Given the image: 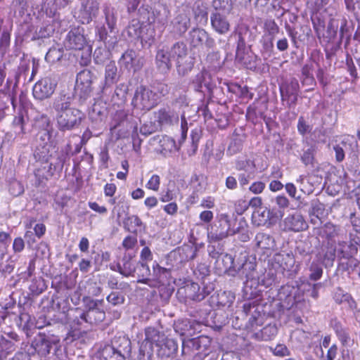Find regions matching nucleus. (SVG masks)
Masks as SVG:
<instances>
[{"label": "nucleus", "mask_w": 360, "mask_h": 360, "mask_svg": "<svg viewBox=\"0 0 360 360\" xmlns=\"http://www.w3.org/2000/svg\"><path fill=\"white\" fill-rule=\"evenodd\" d=\"M153 253L148 247H144L140 252V259L138 264L140 265L142 276H148L150 274V270L148 262L153 260Z\"/></svg>", "instance_id": "nucleus-23"}, {"label": "nucleus", "mask_w": 360, "mask_h": 360, "mask_svg": "<svg viewBox=\"0 0 360 360\" xmlns=\"http://www.w3.org/2000/svg\"><path fill=\"white\" fill-rule=\"evenodd\" d=\"M214 218V214L210 210H204L201 212L199 214V219L201 223L210 225V222L212 221Z\"/></svg>", "instance_id": "nucleus-59"}, {"label": "nucleus", "mask_w": 360, "mask_h": 360, "mask_svg": "<svg viewBox=\"0 0 360 360\" xmlns=\"http://www.w3.org/2000/svg\"><path fill=\"white\" fill-rule=\"evenodd\" d=\"M339 21H341L340 32L341 37L343 36L345 27L347 25V20L344 18H331L327 27L328 37L331 39H334L337 34L339 27Z\"/></svg>", "instance_id": "nucleus-25"}, {"label": "nucleus", "mask_w": 360, "mask_h": 360, "mask_svg": "<svg viewBox=\"0 0 360 360\" xmlns=\"http://www.w3.org/2000/svg\"><path fill=\"white\" fill-rule=\"evenodd\" d=\"M311 274L309 276V278L311 280L313 281H317L321 278L322 274H323V269L321 266L316 265V264H312L311 266Z\"/></svg>", "instance_id": "nucleus-60"}, {"label": "nucleus", "mask_w": 360, "mask_h": 360, "mask_svg": "<svg viewBox=\"0 0 360 360\" xmlns=\"http://www.w3.org/2000/svg\"><path fill=\"white\" fill-rule=\"evenodd\" d=\"M160 178L157 174H153L147 182L146 187L150 190L158 191L160 188Z\"/></svg>", "instance_id": "nucleus-53"}, {"label": "nucleus", "mask_w": 360, "mask_h": 360, "mask_svg": "<svg viewBox=\"0 0 360 360\" xmlns=\"http://www.w3.org/2000/svg\"><path fill=\"white\" fill-rule=\"evenodd\" d=\"M117 82V68L114 61H110L105 68L104 88Z\"/></svg>", "instance_id": "nucleus-26"}, {"label": "nucleus", "mask_w": 360, "mask_h": 360, "mask_svg": "<svg viewBox=\"0 0 360 360\" xmlns=\"http://www.w3.org/2000/svg\"><path fill=\"white\" fill-rule=\"evenodd\" d=\"M64 44L67 49L80 51L84 49L86 39L78 30H71L68 32Z\"/></svg>", "instance_id": "nucleus-15"}, {"label": "nucleus", "mask_w": 360, "mask_h": 360, "mask_svg": "<svg viewBox=\"0 0 360 360\" xmlns=\"http://www.w3.org/2000/svg\"><path fill=\"white\" fill-rule=\"evenodd\" d=\"M324 205L321 203L317 199L311 201V214L319 219L324 212Z\"/></svg>", "instance_id": "nucleus-48"}, {"label": "nucleus", "mask_w": 360, "mask_h": 360, "mask_svg": "<svg viewBox=\"0 0 360 360\" xmlns=\"http://www.w3.org/2000/svg\"><path fill=\"white\" fill-rule=\"evenodd\" d=\"M96 76L89 70L80 71L77 76L75 91L81 99L86 100L90 96L93 88L92 83Z\"/></svg>", "instance_id": "nucleus-9"}, {"label": "nucleus", "mask_w": 360, "mask_h": 360, "mask_svg": "<svg viewBox=\"0 0 360 360\" xmlns=\"http://www.w3.org/2000/svg\"><path fill=\"white\" fill-rule=\"evenodd\" d=\"M156 117L161 124L166 125L177 122L179 120V115L169 108L160 109L156 114Z\"/></svg>", "instance_id": "nucleus-22"}, {"label": "nucleus", "mask_w": 360, "mask_h": 360, "mask_svg": "<svg viewBox=\"0 0 360 360\" xmlns=\"http://www.w3.org/2000/svg\"><path fill=\"white\" fill-rule=\"evenodd\" d=\"M36 123L41 128L51 127L50 118L45 114H41L35 117Z\"/></svg>", "instance_id": "nucleus-58"}, {"label": "nucleus", "mask_w": 360, "mask_h": 360, "mask_svg": "<svg viewBox=\"0 0 360 360\" xmlns=\"http://www.w3.org/2000/svg\"><path fill=\"white\" fill-rule=\"evenodd\" d=\"M184 290L186 297L192 300L201 301L206 296L204 290L201 291L200 285L196 283H192L189 285H186L184 288ZM207 294L208 293H207Z\"/></svg>", "instance_id": "nucleus-27"}, {"label": "nucleus", "mask_w": 360, "mask_h": 360, "mask_svg": "<svg viewBox=\"0 0 360 360\" xmlns=\"http://www.w3.org/2000/svg\"><path fill=\"white\" fill-rule=\"evenodd\" d=\"M193 85L196 91H201L202 86L210 89L213 86L211 74L206 70H202L193 80Z\"/></svg>", "instance_id": "nucleus-18"}, {"label": "nucleus", "mask_w": 360, "mask_h": 360, "mask_svg": "<svg viewBox=\"0 0 360 360\" xmlns=\"http://www.w3.org/2000/svg\"><path fill=\"white\" fill-rule=\"evenodd\" d=\"M106 300L109 303L115 306L122 304L124 302V297L120 292H112L107 297Z\"/></svg>", "instance_id": "nucleus-50"}, {"label": "nucleus", "mask_w": 360, "mask_h": 360, "mask_svg": "<svg viewBox=\"0 0 360 360\" xmlns=\"http://www.w3.org/2000/svg\"><path fill=\"white\" fill-rule=\"evenodd\" d=\"M124 224L126 226H128V230L134 233L136 232L139 228L145 227L141 219L137 215L129 216Z\"/></svg>", "instance_id": "nucleus-40"}, {"label": "nucleus", "mask_w": 360, "mask_h": 360, "mask_svg": "<svg viewBox=\"0 0 360 360\" xmlns=\"http://www.w3.org/2000/svg\"><path fill=\"white\" fill-rule=\"evenodd\" d=\"M176 70L179 75L184 76L187 75L193 68V58L187 56L184 59L177 60Z\"/></svg>", "instance_id": "nucleus-35"}, {"label": "nucleus", "mask_w": 360, "mask_h": 360, "mask_svg": "<svg viewBox=\"0 0 360 360\" xmlns=\"http://www.w3.org/2000/svg\"><path fill=\"white\" fill-rule=\"evenodd\" d=\"M110 53L106 48L98 47L94 53V60L96 64L102 65L110 58Z\"/></svg>", "instance_id": "nucleus-41"}, {"label": "nucleus", "mask_w": 360, "mask_h": 360, "mask_svg": "<svg viewBox=\"0 0 360 360\" xmlns=\"http://www.w3.org/2000/svg\"><path fill=\"white\" fill-rule=\"evenodd\" d=\"M169 53L172 60L177 62V60H183L188 56V49L184 42H176L171 47Z\"/></svg>", "instance_id": "nucleus-31"}, {"label": "nucleus", "mask_w": 360, "mask_h": 360, "mask_svg": "<svg viewBox=\"0 0 360 360\" xmlns=\"http://www.w3.org/2000/svg\"><path fill=\"white\" fill-rule=\"evenodd\" d=\"M211 255L213 258H217L216 263L219 269L227 273L229 276H236V269L233 266L234 259L231 255L221 254L218 255L217 252H213Z\"/></svg>", "instance_id": "nucleus-14"}, {"label": "nucleus", "mask_w": 360, "mask_h": 360, "mask_svg": "<svg viewBox=\"0 0 360 360\" xmlns=\"http://www.w3.org/2000/svg\"><path fill=\"white\" fill-rule=\"evenodd\" d=\"M84 118V114L77 108H72L68 111L57 115V124L59 130L70 131L78 127L82 120Z\"/></svg>", "instance_id": "nucleus-6"}, {"label": "nucleus", "mask_w": 360, "mask_h": 360, "mask_svg": "<svg viewBox=\"0 0 360 360\" xmlns=\"http://www.w3.org/2000/svg\"><path fill=\"white\" fill-rule=\"evenodd\" d=\"M311 129V127L307 124L303 117H299L297 130L300 134L304 135L305 134L310 132Z\"/></svg>", "instance_id": "nucleus-56"}, {"label": "nucleus", "mask_w": 360, "mask_h": 360, "mask_svg": "<svg viewBox=\"0 0 360 360\" xmlns=\"http://www.w3.org/2000/svg\"><path fill=\"white\" fill-rule=\"evenodd\" d=\"M284 89L285 94H298L300 86L296 79H292Z\"/></svg>", "instance_id": "nucleus-54"}, {"label": "nucleus", "mask_w": 360, "mask_h": 360, "mask_svg": "<svg viewBox=\"0 0 360 360\" xmlns=\"http://www.w3.org/2000/svg\"><path fill=\"white\" fill-rule=\"evenodd\" d=\"M281 94L283 101H287L289 106L295 105L297 101V94H285L283 87L280 88Z\"/></svg>", "instance_id": "nucleus-57"}, {"label": "nucleus", "mask_w": 360, "mask_h": 360, "mask_svg": "<svg viewBox=\"0 0 360 360\" xmlns=\"http://www.w3.org/2000/svg\"><path fill=\"white\" fill-rule=\"evenodd\" d=\"M58 340L49 335L39 333L32 342V347L41 356H46L50 353L52 345Z\"/></svg>", "instance_id": "nucleus-12"}, {"label": "nucleus", "mask_w": 360, "mask_h": 360, "mask_svg": "<svg viewBox=\"0 0 360 360\" xmlns=\"http://www.w3.org/2000/svg\"><path fill=\"white\" fill-rule=\"evenodd\" d=\"M248 208V203L243 200H238L235 203V211L238 214H243Z\"/></svg>", "instance_id": "nucleus-62"}, {"label": "nucleus", "mask_w": 360, "mask_h": 360, "mask_svg": "<svg viewBox=\"0 0 360 360\" xmlns=\"http://www.w3.org/2000/svg\"><path fill=\"white\" fill-rule=\"evenodd\" d=\"M211 340L207 336L183 339L181 353L184 356H191L197 352L209 350Z\"/></svg>", "instance_id": "nucleus-10"}, {"label": "nucleus", "mask_w": 360, "mask_h": 360, "mask_svg": "<svg viewBox=\"0 0 360 360\" xmlns=\"http://www.w3.org/2000/svg\"><path fill=\"white\" fill-rule=\"evenodd\" d=\"M252 219L257 226L264 225L269 220V211L259 207L253 212Z\"/></svg>", "instance_id": "nucleus-37"}, {"label": "nucleus", "mask_w": 360, "mask_h": 360, "mask_svg": "<svg viewBox=\"0 0 360 360\" xmlns=\"http://www.w3.org/2000/svg\"><path fill=\"white\" fill-rule=\"evenodd\" d=\"M96 357L100 360H124V356L116 352L111 345H105L97 353Z\"/></svg>", "instance_id": "nucleus-24"}, {"label": "nucleus", "mask_w": 360, "mask_h": 360, "mask_svg": "<svg viewBox=\"0 0 360 360\" xmlns=\"http://www.w3.org/2000/svg\"><path fill=\"white\" fill-rule=\"evenodd\" d=\"M83 302L85 311L79 315L82 321L90 324H96L105 319V313L103 309V300H93L86 296L83 298Z\"/></svg>", "instance_id": "nucleus-4"}, {"label": "nucleus", "mask_w": 360, "mask_h": 360, "mask_svg": "<svg viewBox=\"0 0 360 360\" xmlns=\"http://www.w3.org/2000/svg\"><path fill=\"white\" fill-rule=\"evenodd\" d=\"M256 245L262 250H270L274 246V240L271 236L264 233H259L255 236Z\"/></svg>", "instance_id": "nucleus-33"}, {"label": "nucleus", "mask_w": 360, "mask_h": 360, "mask_svg": "<svg viewBox=\"0 0 360 360\" xmlns=\"http://www.w3.org/2000/svg\"><path fill=\"white\" fill-rule=\"evenodd\" d=\"M283 223L285 229L292 231H302L308 227L303 216L298 212L289 214Z\"/></svg>", "instance_id": "nucleus-13"}, {"label": "nucleus", "mask_w": 360, "mask_h": 360, "mask_svg": "<svg viewBox=\"0 0 360 360\" xmlns=\"http://www.w3.org/2000/svg\"><path fill=\"white\" fill-rule=\"evenodd\" d=\"M274 39L264 40L262 41V54L264 57L269 58L274 53Z\"/></svg>", "instance_id": "nucleus-51"}, {"label": "nucleus", "mask_w": 360, "mask_h": 360, "mask_svg": "<svg viewBox=\"0 0 360 360\" xmlns=\"http://www.w3.org/2000/svg\"><path fill=\"white\" fill-rule=\"evenodd\" d=\"M56 0H44L41 9L45 11L46 14L49 16H53L57 11V5Z\"/></svg>", "instance_id": "nucleus-44"}, {"label": "nucleus", "mask_w": 360, "mask_h": 360, "mask_svg": "<svg viewBox=\"0 0 360 360\" xmlns=\"http://www.w3.org/2000/svg\"><path fill=\"white\" fill-rule=\"evenodd\" d=\"M195 321L189 319L179 321L175 325V330L181 335H191L195 331Z\"/></svg>", "instance_id": "nucleus-32"}, {"label": "nucleus", "mask_w": 360, "mask_h": 360, "mask_svg": "<svg viewBox=\"0 0 360 360\" xmlns=\"http://www.w3.org/2000/svg\"><path fill=\"white\" fill-rule=\"evenodd\" d=\"M136 58V52L133 50H127L122 54L120 59V66L124 67L128 70H131L134 68Z\"/></svg>", "instance_id": "nucleus-34"}, {"label": "nucleus", "mask_w": 360, "mask_h": 360, "mask_svg": "<svg viewBox=\"0 0 360 360\" xmlns=\"http://www.w3.org/2000/svg\"><path fill=\"white\" fill-rule=\"evenodd\" d=\"M170 14L168 7L165 4H159L154 7L153 11V20L148 18V22L157 23L164 28L167 23L168 18Z\"/></svg>", "instance_id": "nucleus-16"}, {"label": "nucleus", "mask_w": 360, "mask_h": 360, "mask_svg": "<svg viewBox=\"0 0 360 360\" xmlns=\"http://www.w3.org/2000/svg\"><path fill=\"white\" fill-rule=\"evenodd\" d=\"M142 29V25L140 21L134 19L132 20L126 29L123 30L122 35L123 37H127L131 39L141 38L142 43L145 42L150 44L155 37L153 28L149 27L147 29L148 34H147L146 36L141 34Z\"/></svg>", "instance_id": "nucleus-11"}, {"label": "nucleus", "mask_w": 360, "mask_h": 360, "mask_svg": "<svg viewBox=\"0 0 360 360\" xmlns=\"http://www.w3.org/2000/svg\"><path fill=\"white\" fill-rule=\"evenodd\" d=\"M52 108L55 110L56 116L68 111L71 108L70 98L65 94H60L53 100Z\"/></svg>", "instance_id": "nucleus-21"}, {"label": "nucleus", "mask_w": 360, "mask_h": 360, "mask_svg": "<svg viewBox=\"0 0 360 360\" xmlns=\"http://www.w3.org/2000/svg\"><path fill=\"white\" fill-rule=\"evenodd\" d=\"M270 351L274 354V355L279 357L290 355V350L283 344H278L275 347H270Z\"/></svg>", "instance_id": "nucleus-49"}, {"label": "nucleus", "mask_w": 360, "mask_h": 360, "mask_svg": "<svg viewBox=\"0 0 360 360\" xmlns=\"http://www.w3.org/2000/svg\"><path fill=\"white\" fill-rule=\"evenodd\" d=\"M213 28L219 34H224L229 30V23L225 17L219 13H214L211 17Z\"/></svg>", "instance_id": "nucleus-29"}, {"label": "nucleus", "mask_w": 360, "mask_h": 360, "mask_svg": "<svg viewBox=\"0 0 360 360\" xmlns=\"http://www.w3.org/2000/svg\"><path fill=\"white\" fill-rule=\"evenodd\" d=\"M340 229L331 223H327L323 228L322 233L328 241L335 242L334 238L338 236Z\"/></svg>", "instance_id": "nucleus-39"}, {"label": "nucleus", "mask_w": 360, "mask_h": 360, "mask_svg": "<svg viewBox=\"0 0 360 360\" xmlns=\"http://www.w3.org/2000/svg\"><path fill=\"white\" fill-rule=\"evenodd\" d=\"M111 346L113 347L120 354L124 356V360L126 356L131 352V341L124 335L115 337L112 341Z\"/></svg>", "instance_id": "nucleus-19"}, {"label": "nucleus", "mask_w": 360, "mask_h": 360, "mask_svg": "<svg viewBox=\"0 0 360 360\" xmlns=\"http://www.w3.org/2000/svg\"><path fill=\"white\" fill-rule=\"evenodd\" d=\"M161 146L162 150L165 151L172 152L174 150H178L179 146H177L176 141L169 136H165L160 141Z\"/></svg>", "instance_id": "nucleus-45"}, {"label": "nucleus", "mask_w": 360, "mask_h": 360, "mask_svg": "<svg viewBox=\"0 0 360 360\" xmlns=\"http://www.w3.org/2000/svg\"><path fill=\"white\" fill-rule=\"evenodd\" d=\"M58 84V79L54 75H49L39 80L33 87V96L37 100L50 98Z\"/></svg>", "instance_id": "nucleus-7"}, {"label": "nucleus", "mask_w": 360, "mask_h": 360, "mask_svg": "<svg viewBox=\"0 0 360 360\" xmlns=\"http://www.w3.org/2000/svg\"><path fill=\"white\" fill-rule=\"evenodd\" d=\"M24 124H25V119L21 112H19L18 115H16L13 121V125L16 129H18L19 130L16 132L20 134H24Z\"/></svg>", "instance_id": "nucleus-52"}, {"label": "nucleus", "mask_w": 360, "mask_h": 360, "mask_svg": "<svg viewBox=\"0 0 360 360\" xmlns=\"http://www.w3.org/2000/svg\"><path fill=\"white\" fill-rule=\"evenodd\" d=\"M159 101L158 95L146 86H141L135 91L132 104L138 109L150 110L156 106Z\"/></svg>", "instance_id": "nucleus-5"}, {"label": "nucleus", "mask_w": 360, "mask_h": 360, "mask_svg": "<svg viewBox=\"0 0 360 360\" xmlns=\"http://www.w3.org/2000/svg\"><path fill=\"white\" fill-rule=\"evenodd\" d=\"M315 152L316 150L314 146H310L304 151L301 156V160L306 166H314Z\"/></svg>", "instance_id": "nucleus-43"}, {"label": "nucleus", "mask_w": 360, "mask_h": 360, "mask_svg": "<svg viewBox=\"0 0 360 360\" xmlns=\"http://www.w3.org/2000/svg\"><path fill=\"white\" fill-rule=\"evenodd\" d=\"M189 40L193 47L202 46L204 43L207 46H211L213 43L212 40H209L207 33L199 28H194L189 32Z\"/></svg>", "instance_id": "nucleus-17"}, {"label": "nucleus", "mask_w": 360, "mask_h": 360, "mask_svg": "<svg viewBox=\"0 0 360 360\" xmlns=\"http://www.w3.org/2000/svg\"><path fill=\"white\" fill-rule=\"evenodd\" d=\"M131 257H126L123 258V265L118 264L117 265V271L124 276H129L131 275L134 271L135 267L134 264L131 262Z\"/></svg>", "instance_id": "nucleus-38"}, {"label": "nucleus", "mask_w": 360, "mask_h": 360, "mask_svg": "<svg viewBox=\"0 0 360 360\" xmlns=\"http://www.w3.org/2000/svg\"><path fill=\"white\" fill-rule=\"evenodd\" d=\"M285 191L286 192L288 193V194L292 198H294L295 200H296L297 201L300 202H302V200H301V196L298 195L297 196L296 195V193H297V188L295 187V186L292 184V183H288L285 184Z\"/></svg>", "instance_id": "nucleus-61"}, {"label": "nucleus", "mask_w": 360, "mask_h": 360, "mask_svg": "<svg viewBox=\"0 0 360 360\" xmlns=\"http://www.w3.org/2000/svg\"><path fill=\"white\" fill-rule=\"evenodd\" d=\"M102 11L105 17V25L98 28L97 35L99 39L108 46V49L113 48L117 43L116 33L117 32L118 9L111 4L106 2L103 5Z\"/></svg>", "instance_id": "nucleus-2"}, {"label": "nucleus", "mask_w": 360, "mask_h": 360, "mask_svg": "<svg viewBox=\"0 0 360 360\" xmlns=\"http://www.w3.org/2000/svg\"><path fill=\"white\" fill-rule=\"evenodd\" d=\"M255 267L256 264L254 262L245 260L236 270V276L247 281L252 279L254 277Z\"/></svg>", "instance_id": "nucleus-28"}, {"label": "nucleus", "mask_w": 360, "mask_h": 360, "mask_svg": "<svg viewBox=\"0 0 360 360\" xmlns=\"http://www.w3.org/2000/svg\"><path fill=\"white\" fill-rule=\"evenodd\" d=\"M265 188V184L262 181H255L249 188L250 191L255 194L261 193Z\"/></svg>", "instance_id": "nucleus-64"}, {"label": "nucleus", "mask_w": 360, "mask_h": 360, "mask_svg": "<svg viewBox=\"0 0 360 360\" xmlns=\"http://www.w3.org/2000/svg\"><path fill=\"white\" fill-rule=\"evenodd\" d=\"M278 333V328L275 325L269 324L264 327L260 332L254 334L257 340L269 341L274 339Z\"/></svg>", "instance_id": "nucleus-30"}, {"label": "nucleus", "mask_w": 360, "mask_h": 360, "mask_svg": "<svg viewBox=\"0 0 360 360\" xmlns=\"http://www.w3.org/2000/svg\"><path fill=\"white\" fill-rule=\"evenodd\" d=\"M326 248V250L323 255V259L324 261H327L332 264L335 257L336 249L335 247V242L328 241Z\"/></svg>", "instance_id": "nucleus-46"}, {"label": "nucleus", "mask_w": 360, "mask_h": 360, "mask_svg": "<svg viewBox=\"0 0 360 360\" xmlns=\"http://www.w3.org/2000/svg\"><path fill=\"white\" fill-rule=\"evenodd\" d=\"M172 57L168 51L161 49L156 54V65L162 72H167L172 67Z\"/></svg>", "instance_id": "nucleus-20"}, {"label": "nucleus", "mask_w": 360, "mask_h": 360, "mask_svg": "<svg viewBox=\"0 0 360 360\" xmlns=\"http://www.w3.org/2000/svg\"><path fill=\"white\" fill-rule=\"evenodd\" d=\"M231 226L232 221L227 213L218 214L215 222L207 226L208 241L218 242L239 231L238 229H231Z\"/></svg>", "instance_id": "nucleus-3"}, {"label": "nucleus", "mask_w": 360, "mask_h": 360, "mask_svg": "<svg viewBox=\"0 0 360 360\" xmlns=\"http://www.w3.org/2000/svg\"><path fill=\"white\" fill-rule=\"evenodd\" d=\"M264 31L271 37L270 39L275 38L276 35L279 32V27L274 20H267L264 22Z\"/></svg>", "instance_id": "nucleus-42"}, {"label": "nucleus", "mask_w": 360, "mask_h": 360, "mask_svg": "<svg viewBox=\"0 0 360 360\" xmlns=\"http://www.w3.org/2000/svg\"><path fill=\"white\" fill-rule=\"evenodd\" d=\"M63 53L60 49L52 48L46 54L45 59L47 62L54 63L60 60Z\"/></svg>", "instance_id": "nucleus-47"}, {"label": "nucleus", "mask_w": 360, "mask_h": 360, "mask_svg": "<svg viewBox=\"0 0 360 360\" xmlns=\"http://www.w3.org/2000/svg\"><path fill=\"white\" fill-rule=\"evenodd\" d=\"M190 25V8L187 6L179 8L170 22V32L181 37L188 30Z\"/></svg>", "instance_id": "nucleus-8"}, {"label": "nucleus", "mask_w": 360, "mask_h": 360, "mask_svg": "<svg viewBox=\"0 0 360 360\" xmlns=\"http://www.w3.org/2000/svg\"><path fill=\"white\" fill-rule=\"evenodd\" d=\"M195 19L199 22H206L207 20V8L205 4L201 1L195 2L193 8Z\"/></svg>", "instance_id": "nucleus-36"}, {"label": "nucleus", "mask_w": 360, "mask_h": 360, "mask_svg": "<svg viewBox=\"0 0 360 360\" xmlns=\"http://www.w3.org/2000/svg\"><path fill=\"white\" fill-rule=\"evenodd\" d=\"M191 144L193 148V153H195L198 149V142L200 139V130L195 128L191 133Z\"/></svg>", "instance_id": "nucleus-55"}, {"label": "nucleus", "mask_w": 360, "mask_h": 360, "mask_svg": "<svg viewBox=\"0 0 360 360\" xmlns=\"http://www.w3.org/2000/svg\"><path fill=\"white\" fill-rule=\"evenodd\" d=\"M154 345L158 348V355L161 358L172 357L178 351V345L174 340L149 327L145 330V339L140 346L138 360H151Z\"/></svg>", "instance_id": "nucleus-1"}, {"label": "nucleus", "mask_w": 360, "mask_h": 360, "mask_svg": "<svg viewBox=\"0 0 360 360\" xmlns=\"http://www.w3.org/2000/svg\"><path fill=\"white\" fill-rule=\"evenodd\" d=\"M136 243V238L132 236H127L122 241V245L126 250L132 249Z\"/></svg>", "instance_id": "nucleus-63"}]
</instances>
